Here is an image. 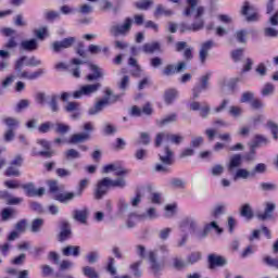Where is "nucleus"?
<instances>
[{
  "mask_svg": "<svg viewBox=\"0 0 278 278\" xmlns=\"http://www.w3.org/2000/svg\"><path fill=\"white\" fill-rule=\"evenodd\" d=\"M187 7L184 11L185 16H194L195 22L191 25L192 31H199L203 29V14H205V8L201 5V0H186Z\"/></svg>",
  "mask_w": 278,
  "mask_h": 278,
  "instance_id": "f257e3e1",
  "label": "nucleus"
},
{
  "mask_svg": "<svg viewBox=\"0 0 278 278\" xmlns=\"http://www.w3.org/2000/svg\"><path fill=\"white\" fill-rule=\"evenodd\" d=\"M121 99V96L114 94L111 89L105 90L104 99L98 101L93 106L88 110L89 116H97L100 112H103L104 108H108L111 103H116Z\"/></svg>",
  "mask_w": 278,
  "mask_h": 278,
  "instance_id": "f03ea898",
  "label": "nucleus"
},
{
  "mask_svg": "<svg viewBox=\"0 0 278 278\" xmlns=\"http://www.w3.org/2000/svg\"><path fill=\"white\" fill-rule=\"evenodd\" d=\"M174 153L170 148L165 147L162 152L159 153V160L161 163L154 166L156 173H168V166H173Z\"/></svg>",
  "mask_w": 278,
  "mask_h": 278,
  "instance_id": "7ed1b4c3",
  "label": "nucleus"
},
{
  "mask_svg": "<svg viewBox=\"0 0 278 278\" xmlns=\"http://www.w3.org/2000/svg\"><path fill=\"white\" fill-rule=\"evenodd\" d=\"M131 27H134V18L126 17L122 24L113 23L109 29V33L111 36H114V38H118V36H129Z\"/></svg>",
  "mask_w": 278,
  "mask_h": 278,
  "instance_id": "20e7f679",
  "label": "nucleus"
},
{
  "mask_svg": "<svg viewBox=\"0 0 278 278\" xmlns=\"http://www.w3.org/2000/svg\"><path fill=\"white\" fill-rule=\"evenodd\" d=\"M25 56H22L15 64V73H16V77H18L20 79H28V80H34V79H38V77H42V75H45L46 71L45 68H39L36 72H27L25 70H23V62H25Z\"/></svg>",
  "mask_w": 278,
  "mask_h": 278,
  "instance_id": "39448f33",
  "label": "nucleus"
},
{
  "mask_svg": "<svg viewBox=\"0 0 278 278\" xmlns=\"http://www.w3.org/2000/svg\"><path fill=\"white\" fill-rule=\"evenodd\" d=\"M88 184H90V179L85 178L79 181L78 189L76 192H65L56 195V201L60 203H68V201H73L75 197H81L84 194V190L88 188Z\"/></svg>",
  "mask_w": 278,
  "mask_h": 278,
  "instance_id": "423d86ee",
  "label": "nucleus"
},
{
  "mask_svg": "<svg viewBox=\"0 0 278 278\" xmlns=\"http://www.w3.org/2000/svg\"><path fill=\"white\" fill-rule=\"evenodd\" d=\"M81 64H86V62L79 60V59H73L68 66H66V63H58L55 65V68L62 70V68H68L70 73L75 77L76 79H79L81 77L79 68Z\"/></svg>",
  "mask_w": 278,
  "mask_h": 278,
  "instance_id": "0eeeda50",
  "label": "nucleus"
},
{
  "mask_svg": "<svg viewBox=\"0 0 278 278\" xmlns=\"http://www.w3.org/2000/svg\"><path fill=\"white\" fill-rule=\"evenodd\" d=\"M162 142H172V144H181L184 137L181 135H170L166 132H160L156 135L155 147H161Z\"/></svg>",
  "mask_w": 278,
  "mask_h": 278,
  "instance_id": "6e6552de",
  "label": "nucleus"
},
{
  "mask_svg": "<svg viewBox=\"0 0 278 278\" xmlns=\"http://www.w3.org/2000/svg\"><path fill=\"white\" fill-rule=\"evenodd\" d=\"M99 88H101L100 83H96L92 85H85L80 87V89L73 92L74 99H81L83 97H90V94H94V92L99 91Z\"/></svg>",
  "mask_w": 278,
  "mask_h": 278,
  "instance_id": "1a4fd4ad",
  "label": "nucleus"
},
{
  "mask_svg": "<svg viewBox=\"0 0 278 278\" xmlns=\"http://www.w3.org/2000/svg\"><path fill=\"white\" fill-rule=\"evenodd\" d=\"M212 230L216 231V233L218 235L223 233V228L218 226L217 222L213 220V222L206 223L204 225L203 230L197 233L198 240H203V238H207V236H210Z\"/></svg>",
  "mask_w": 278,
  "mask_h": 278,
  "instance_id": "9d476101",
  "label": "nucleus"
},
{
  "mask_svg": "<svg viewBox=\"0 0 278 278\" xmlns=\"http://www.w3.org/2000/svg\"><path fill=\"white\" fill-rule=\"evenodd\" d=\"M75 42H77V38L67 37L61 41L52 42L51 49L52 51H54V53H60V51H64V49H71V47H73Z\"/></svg>",
  "mask_w": 278,
  "mask_h": 278,
  "instance_id": "9b49d317",
  "label": "nucleus"
},
{
  "mask_svg": "<svg viewBox=\"0 0 278 278\" xmlns=\"http://www.w3.org/2000/svg\"><path fill=\"white\" fill-rule=\"evenodd\" d=\"M102 173L108 174V173H115L116 177H127L129 174V170L125 167H122L121 164L118 163H113L105 165L102 169Z\"/></svg>",
  "mask_w": 278,
  "mask_h": 278,
  "instance_id": "f8f14e48",
  "label": "nucleus"
},
{
  "mask_svg": "<svg viewBox=\"0 0 278 278\" xmlns=\"http://www.w3.org/2000/svg\"><path fill=\"white\" fill-rule=\"evenodd\" d=\"M210 77H211V74H206L202 76L200 79V84L193 87V90H192L193 99H199V94H201L202 92H205V90L210 88Z\"/></svg>",
  "mask_w": 278,
  "mask_h": 278,
  "instance_id": "ddd939ff",
  "label": "nucleus"
},
{
  "mask_svg": "<svg viewBox=\"0 0 278 278\" xmlns=\"http://www.w3.org/2000/svg\"><path fill=\"white\" fill-rule=\"evenodd\" d=\"M108 188H112V185L110 184V178L105 177L102 180L98 181L94 191V199H103V197H105V194L108 193Z\"/></svg>",
  "mask_w": 278,
  "mask_h": 278,
  "instance_id": "4468645a",
  "label": "nucleus"
},
{
  "mask_svg": "<svg viewBox=\"0 0 278 278\" xmlns=\"http://www.w3.org/2000/svg\"><path fill=\"white\" fill-rule=\"evenodd\" d=\"M208 268L214 270L216 267H223L227 264V258L217 254H210L207 256Z\"/></svg>",
  "mask_w": 278,
  "mask_h": 278,
  "instance_id": "2eb2a0df",
  "label": "nucleus"
},
{
  "mask_svg": "<svg viewBox=\"0 0 278 278\" xmlns=\"http://www.w3.org/2000/svg\"><path fill=\"white\" fill-rule=\"evenodd\" d=\"M186 68H187L186 62H179L177 65L169 64L163 70V75H165L166 77H170V75H175L177 73H184Z\"/></svg>",
  "mask_w": 278,
  "mask_h": 278,
  "instance_id": "dca6fc26",
  "label": "nucleus"
},
{
  "mask_svg": "<svg viewBox=\"0 0 278 278\" xmlns=\"http://www.w3.org/2000/svg\"><path fill=\"white\" fill-rule=\"evenodd\" d=\"M214 47L213 40H207L201 45L200 52H199V59L201 64H205V60H207V56L210 55V51Z\"/></svg>",
  "mask_w": 278,
  "mask_h": 278,
  "instance_id": "f3484780",
  "label": "nucleus"
},
{
  "mask_svg": "<svg viewBox=\"0 0 278 278\" xmlns=\"http://www.w3.org/2000/svg\"><path fill=\"white\" fill-rule=\"evenodd\" d=\"M265 210L264 213L257 214L258 220H268L273 218V212H275L277 204L275 202H265Z\"/></svg>",
  "mask_w": 278,
  "mask_h": 278,
  "instance_id": "a211bd4d",
  "label": "nucleus"
},
{
  "mask_svg": "<svg viewBox=\"0 0 278 278\" xmlns=\"http://www.w3.org/2000/svg\"><path fill=\"white\" fill-rule=\"evenodd\" d=\"M148 261L152 273H160L162 270V265L157 262V251H150L148 253Z\"/></svg>",
  "mask_w": 278,
  "mask_h": 278,
  "instance_id": "6ab92c4d",
  "label": "nucleus"
},
{
  "mask_svg": "<svg viewBox=\"0 0 278 278\" xmlns=\"http://www.w3.org/2000/svg\"><path fill=\"white\" fill-rule=\"evenodd\" d=\"M22 188L26 192L27 197H42V194H45V188L36 189L33 182L22 185Z\"/></svg>",
  "mask_w": 278,
  "mask_h": 278,
  "instance_id": "aec40b11",
  "label": "nucleus"
},
{
  "mask_svg": "<svg viewBox=\"0 0 278 278\" xmlns=\"http://www.w3.org/2000/svg\"><path fill=\"white\" fill-rule=\"evenodd\" d=\"M252 10H253V7H251L249 2H244L243 8L241 10V14H243V16H247V21L249 23L260 21V14H257L256 12L249 14V12H251Z\"/></svg>",
  "mask_w": 278,
  "mask_h": 278,
  "instance_id": "412c9836",
  "label": "nucleus"
},
{
  "mask_svg": "<svg viewBox=\"0 0 278 278\" xmlns=\"http://www.w3.org/2000/svg\"><path fill=\"white\" fill-rule=\"evenodd\" d=\"M184 49H185V51H184ZM176 51H178V53H180V51H184L182 55L187 62H190V60H192V58H193L192 56V48H189L188 43L185 41H179L176 43Z\"/></svg>",
  "mask_w": 278,
  "mask_h": 278,
  "instance_id": "4be33fe9",
  "label": "nucleus"
},
{
  "mask_svg": "<svg viewBox=\"0 0 278 278\" xmlns=\"http://www.w3.org/2000/svg\"><path fill=\"white\" fill-rule=\"evenodd\" d=\"M88 208H81V210H75L73 212V218L77 223H80L81 225H86L88 223Z\"/></svg>",
  "mask_w": 278,
  "mask_h": 278,
  "instance_id": "5701e85b",
  "label": "nucleus"
},
{
  "mask_svg": "<svg viewBox=\"0 0 278 278\" xmlns=\"http://www.w3.org/2000/svg\"><path fill=\"white\" fill-rule=\"evenodd\" d=\"M42 227H45V219L37 217L30 222L29 231L30 233H40Z\"/></svg>",
  "mask_w": 278,
  "mask_h": 278,
  "instance_id": "b1692460",
  "label": "nucleus"
},
{
  "mask_svg": "<svg viewBox=\"0 0 278 278\" xmlns=\"http://www.w3.org/2000/svg\"><path fill=\"white\" fill-rule=\"evenodd\" d=\"M89 68L93 72V74L87 75V81H94L103 77V71L98 65L89 64Z\"/></svg>",
  "mask_w": 278,
  "mask_h": 278,
  "instance_id": "393cba45",
  "label": "nucleus"
},
{
  "mask_svg": "<svg viewBox=\"0 0 278 278\" xmlns=\"http://www.w3.org/2000/svg\"><path fill=\"white\" fill-rule=\"evenodd\" d=\"M71 238V225L68 222L61 223V232L59 235V242H64V240H68Z\"/></svg>",
  "mask_w": 278,
  "mask_h": 278,
  "instance_id": "a878e982",
  "label": "nucleus"
},
{
  "mask_svg": "<svg viewBox=\"0 0 278 278\" xmlns=\"http://www.w3.org/2000/svg\"><path fill=\"white\" fill-rule=\"evenodd\" d=\"M86 140H90L89 132L74 134L71 136L68 143L70 144H79V142H86Z\"/></svg>",
  "mask_w": 278,
  "mask_h": 278,
  "instance_id": "bb28decb",
  "label": "nucleus"
},
{
  "mask_svg": "<svg viewBox=\"0 0 278 278\" xmlns=\"http://www.w3.org/2000/svg\"><path fill=\"white\" fill-rule=\"evenodd\" d=\"M38 144H41L46 151H40L39 155H43L45 157H52L54 155V151L51 150V143L45 139L37 140Z\"/></svg>",
  "mask_w": 278,
  "mask_h": 278,
  "instance_id": "cd10ccee",
  "label": "nucleus"
},
{
  "mask_svg": "<svg viewBox=\"0 0 278 278\" xmlns=\"http://www.w3.org/2000/svg\"><path fill=\"white\" fill-rule=\"evenodd\" d=\"M20 49H22L23 51H36V49H38V40L37 39L23 40L20 45Z\"/></svg>",
  "mask_w": 278,
  "mask_h": 278,
  "instance_id": "c85d7f7f",
  "label": "nucleus"
},
{
  "mask_svg": "<svg viewBox=\"0 0 278 278\" xmlns=\"http://www.w3.org/2000/svg\"><path fill=\"white\" fill-rule=\"evenodd\" d=\"M180 227H189L191 231H195L199 229V222L193 217H186L181 223Z\"/></svg>",
  "mask_w": 278,
  "mask_h": 278,
  "instance_id": "c756f323",
  "label": "nucleus"
},
{
  "mask_svg": "<svg viewBox=\"0 0 278 278\" xmlns=\"http://www.w3.org/2000/svg\"><path fill=\"white\" fill-rule=\"evenodd\" d=\"M242 166V155L235 154L230 157L229 164H228V170L231 173L233 168H240Z\"/></svg>",
  "mask_w": 278,
  "mask_h": 278,
  "instance_id": "7c9ffc66",
  "label": "nucleus"
},
{
  "mask_svg": "<svg viewBox=\"0 0 278 278\" xmlns=\"http://www.w3.org/2000/svg\"><path fill=\"white\" fill-rule=\"evenodd\" d=\"M157 210L155 207H150L143 213L142 215H139V218L141 220H155V218H159Z\"/></svg>",
  "mask_w": 278,
  "mask_h": 278,
  "instance_id": "2f4dec72",
  "label": "nucleus"
},
{
  "mask_svg": "<svg viewBox=\"0 0 278 278\" xmlns=\"http://www.w3.org/2000/svg\"><path fill=\"white\" fill-rule=\"evenodd\" d=\"M155 18H160V16H173V10L167 9L166 7L159 4L154 11Z\"/></svg>",
  "mask_w": 278,
  "mask_h": 278,
  "instance_id": "473e14b6",
  "label": "nucleus"
},
{
  "mask_svg": "<svg viewBox=\"0 0 278 278\" xmlns=\"http://www.w3.org/2000/svg\"><path fill=\"white\" fill-rule=\"evenodd\" d=\"M80 248L78 245H67L62 250V253L65 257H70L73 255L74 257H78Z\"/></svg>",
  "mask_w": 278,
  "mask_h": 278,
  "instance_id": "72a5a7b5",
  "label": "nucleus"
},
{
  "mask_svg": "<svg viewBox=\"0 0 278 278\" xmlns=\"http://www.w3.org/2000/svg\"><path fill=\"white\" fill-rule=\"evenodd\" d=\"M263 144H268V139H266V137H264L262 135H256L254 137V140L250 144V147H252V153H254V151H255V149H257V147H262Z\"/></svg>",
  "mask_w": 278,
  "mask_h": 278,
  "instance_id": "f704fd0d",
  "label": "nucleus"
},
{
  "mask_svg": "<svg viewBox=\"0 0 278 278\" xmlns=\"http://www.w3.org/2000/svg\"><path fill=\"white\" fill-rule=\"evenodd\" d=\"M211 214L214 218H220V216L227 214V204L220 203L215 205Z\"/></svg>",
  "mask_w": 278,
  "mask_h": 278,
  "instance_id": "c9c22d12",
  "label": "nucleus"
},
{
  "mask_svg": "<svg viewBox=\"0 0 278 278\" xmlns=\"http://www.w3.org/2000/svg\"><path fill=\"white\" fill-rule=\"evenodd\" d=\"M161 45L157 41L144 43L142 46L143 53H155V51H160Z\"/></svg>",
  "mask_w": 278,
  "mask_h": 278,
  "instance_id": "e433bc0d",
  "label": "nucleus"
},
{
  "mask_svg": "<svg viewBox=\"0 0 278 278\" xmlns=\"http://www.w3.org/2000/svg\"><path fill=\"white\" fill-rule=\"evenodd\" d=\"M228 114L232 118H242V114H244V109L238 105H231L228 108Z\"/></svg>",
  "mask_w": 278,
  "mask_h": 278,
  "instance_id": "4c0bfd02",
  "label": "nucleus"
},
{
  "mask_svg": "<svg viewBox=\"0 0 278 278\" xmlns=\"http://www.w3.org/2000/svg\"><path fill=\"white\" fill-rule=\"evenodd\" d=\"M249 177H253L250 170L247 168H238L235 173L233 179L236 181L238 179H249Z\"/></svg>",
  "mask_w": 278,
  "mask_h": 278,
  "instance_id": "58836bf2",
  "label": "nucleus"
},
{
  "mask_svg": "<svg viewBox=\"0 0 278 278\" xmlns=\"http://www.w3.org/2000/svg\"><path fill=\"white\" fill-rule=\"evenodd\" d=\"M109 182L111 184V188H125L127 186V180H125V176H118V178L112 180L109 178Z\"/></svg>",
  "mask_w": 278,
  "mask_h": 278,
  "instance_id": "ea45409f",
  "label": "nucleus"
},
{
  "mask_svg": "<svg viewBox=\"0 0 278 278\" xmlns=\"http://www.w3.org/2000/svg\"><path fill=\"white\" fill-rule=\"evenodd\" d=\"M201 257H202L201 252H192L186 258L187 266H192V265L197 264L198 262H201Z\"/></svg>",
  "mask_w": 278,
  "mask_h": 278,
  "instance_id": "a19ab883",
  "label": "nucleus"
},
{
  "mask_svg": "<svg viewBox=\"0 0 278 278\" xmlns=\"http://www.w3.org/2000/svg\"><path fill=\"white\" fill-rule=\"evenodd\" d=\"M179 92H177V89H168L165 91V103L167 105H170L177 99Z\"/></svg>",
  "mask_w": 278,
  "mask_h": 278,
  "instance_id": "79ce46f5",
  "label": "nucleus"
},
{
  "mask_svg": "<svg viewBox=\"0 0 278 278\" xmlns=\"http://www.w3.org/2000/svg\"><path fill=\"white\" fill-rule=\"evenodd\" d=\"M54 131H55V134L65 136V134H68V131H71V126H68L64 123H56V124H54Z\"/></svg>",
  "mask_w": 278,
  "mask_h": 278,
  "instance_id": "37998d69",
  "label": "nucleus"
},
{
  "mask_svg": "<svg viewBox=\"0 0 278 278\" xmlns=\"http://www.w3.org/2000/svg\"><path fill=\"white\" fill-rule=\"evenodd\" d=\"M240 214L241 216H243V218H248V220H251V218H253V208H251V204L247 203L241 206Z\"/></svg>",
  "mask_w": 278,
  "mask_h": 278,
  "instance_id": "c03bdc74",
  "label": "nucleus"
},
{
  "mask_svg": "<svg viewBox=\"0 0 278 278\" xmlns=\"http://www.w3.org/2000/svg\"><path fill=\"white\" fill-rule=\"evenodd\" d=\"M176 121H177V114H170L157 121V125L160 127H164L166 125H170V123H175Z\"/></svg>",
  "mask_w": 278,
  "mask_h": 278,
  "instance_id": "a18cd8bd",
  "label": "nucleus"
},
{
  "mask_svg": "<svg viewBox=\"0 0 278 278\" xmlns=\"http://www.w3.org/2000/svg\"><path fill=\"white\" fill-rule=\"evenodd\" d=\"M83 275H85V277L88 278H100L99 271H97V269L90 266L83 267Z\"/></svg>",
  "mask_w": 278,
  "mask_h": 278,
  "instance_id": "49530a36",
  "label": "nucleus"
},
{
  "mask_svg": "<svg viewBox=\"0 0 278 278\" xmlns=\"http://www.w3.org/2000/svg\"><path fill=\"white\" fill-rule=\"evenodd\" d=\"M247 36H249V31H247L244 29L237 30L235 33V38H236L237 42H239L240 45H245Z\"/></svg>",
  "mask_w": 278,
  "mask_h": 278,
  "instance_id": "de8ad7c7",
  "label": "nucleus"
},
{
  "mask_svg": "<svg viewBox=\"0 0 278 278\" xmlns=\"http://www.w3.org/2000/svg\"><path fill=\"white\" fill-rule=\"evenodd\" d=\"M267 166L264 163H258L254 166V168L251 170L252 177H255V175H264L266 173Z\"/></svg>",
  "mask_w": 278,
  "mask_h": 278,
  "instance_id": "09e8293b",
  "label": "nucleus"
},
{
  "mask_svg": "<svg viewBox=\"0 0 278 278\" xmlns=\"http://www.w3.org/2000/svg\"><path fill=\"white\" fill-rule=\"evenodd\" d=\"M210 173L213 177H220L225 173V166L220 164L213 165L210 169Z\"/></svg>",
  "mask_w": 278,
  "mask_h": 278,
  "instance_id": "8fccbe9b",
  "label": "nucleus"
},
{
  "mask_svg": "<svg viewBox=\"0 0 278 278\" xmlns=\"http://www.w3.org/2000/svg\"><path fill=\"white\" fill-rule=\"evenodd\" d=\"M263 264H266V266H270V268H276L278 270V257H273V256H265L263 258Z\"/></svg>",
  "mask_w": 278,
  "mask_h": 278,
  "instance_id": "3c124183",
  "label": "nucleus"
},
{
  "mask_svg": "<svg viewBox=\"0 0 278 278\" xmlns=\"http://www.w3.org/2000/svg\"><path fill=\"white\" fill-rule=\"evenodd\" d=\"M48 186L52 194H56V192H61L62 190H64V185H58V180L49 181Z\"/></svg>",
  "mask_w": 278,
  "mask_h": 278,
  "instance_id": "603ef678",
  "label": "nucleus"
},
{
  "mask_svg": "<svg viewBox=\"0 0 278 278\" xmlns=\"http://www.w3.org/2000/svg\"><path fill=\"white\" fill-rule=\"evenodd\" d=\"M254 99H255V92L245 91L241 96L240 103H250L251 104V102H253Z\"/></svg>",
  "mask_w": 278,
  "mask_h": 278,
  "instance_id": "864d4df0",
  "label": "nucleus"
},
{
  "mask_svg": "<svg viewBox=\"0 0 278 278\" xmlns=\"http://www.w3.org/2000/svg\"><path fill=\"white\" fill-rule=\"evenodd\" d=\"M66 160H79L81 157V153L75 149H70L64 153Z\"/></svg>",
  "mask_w": 278,
  "mask_h": 278,
  "instance_id": "5fc2aeb1",
  "label": "nucleus"
},
{
  "mask_svg": "<svg viewBox=\"0 0 278 278\" xmlns=\"http://www.w3.org/2000/svg\"><path fill=\"white\" fill-rule=\"evenodd\" d=\"M134 156L139 161L147 160V157L149 156V150L143 148L137 149Z\"/></svg>",
  "mask_w": 278,
  "mask_h": 278,
  "instance_id": "6e6d98bb",
  "label": "nucleus"
},
{
  "mask_svg": "<svg viewBox=\"0 0 278 278\" xmlns=\"http://www.w3.org/2000/svg\"><path fill=\"white\" fill-rule=\"evenodd\" d=\"M7 177H21V172L14 165H10L5 170Z\"/></svg>",
  "mask_w": 278,
  "mask_h": 278,
  "instance_id": "4d7b16f0",
  "label": "nucleus"
},
{
  "mask_svg": "<svg viewBox=\"0 0 278 278\" xmlns=\"http://www.w3.org/2000/svg\"><path fill=\"white\" fill-rule=\"evenodd\" d=\"M117 87L119 88V90L125 92V90L129 88V76L127 75L123 76L121 80L117 83Z\"/></svg>",
  "mask_w": 278,
  "mask_h": 278,
  "instance_id": "13d9d810",
  "label": "nucleus"
},
{
  "mask_svg": "<svg viewBox=\"0 0 278 278\" xmlns=\"http://www.w3.org/2000/svg\"><path fill=\"white\" fill-rule=\"evenodd\" d=\"M172 188H178V189H184L186 188V180L184 179H180V178H173L170 181H169Z\"/></svg>",
  "mask_w": 278,
  "mask_h": 278,
  "instance_id": "bf43d9fd",
  "label": "nucleus"
},
{
  "mask_svg": "<svg viewBox=\"0 0 278 278\" xmlns=\"http://www.w3.org/2000/svg\"><path fill=\"white\" fill-rule=\"evenodd\" d=\"M260 188L263 192H273L277 190V185L273 182H261Z\"/></svg>",
  "mask_w": 278,
  "mask_h": 278,
  "instance_id": "052dcab7",
  "label": "nucleus"
},
{
  "mask_svg": "<svg viewBox=\"0 0 278 278\" xmlns=\"http://www.w3.org/2000/svg\"><path fill=\"white\" fill-rule=\"evenodd\" d=\"M273 92H275V86H274L273 84H270V83H267V84L263 87V89H262V91H261V94H262L263 97H269V94H273Z\"/></svg>",
  "mask_w": 278,
  "mask_h": 278,
  "instance_id": "680f3d73",
  "label": "nucleus"
},
{
  "mask_svg": "<svg viewBox=\"0 0 278 278\" xmlns=\"http://www.w3.org/2000/svg\"><path fill=\"white\" fill-rule=\"evenodd\" d=\"M3 123L9 127V129H16L18 127V119L14 117H7L3 119Z\"/></svg>",
  "mask_w": 278,
  "mask_h": 278,
  "instance_id": "e2e57ef3",
  "label": "nucleus"
},
{
  "mask_svg": "<svg viewBox=\"0 0 278 278\" xmlns=\"http://www.w3.org/2000/svg\"><path fill=\"white\" fill-rule=\"evenodd\" d=\"M49 105H50L51 112L53 113L60 112V106L58 105V96H51Z\"/></svg>",
  "mask_w": 278,
  "mask_h": 278,
  "instance_id": "0e129e2a",
  "label": "nucleus"
},
{
  "mask_svg": "<svg viewBox=\"0 0 278 278\" xmlns=\"http://www.w3.org/2000/svg\"><path fill=\"white\" fill-rule=\"evenodd\" d=\"M170 233H173V228H163L159 231V238L160 240H166L170 238Z\"/></svg>",
  "mask_w": 278,
  "mask_h": 278,
  "instance_id": "69168bd1",
  "label": "nucleus"
},
{
  "mask_svg": "<svg viewBox=\"0 0 278 278\" xmlns=\"http://www.w3.org/2000/svg\"><path fill=\"white\" fill-rule=\"evenodd\" d=\"M92 10H93L92 4L85 3L78 8V13L79 14H91Z\"/></svg>",
  "mask_w": 278,
  "mask_h": 278,
  "instance_id": "338daca9",
  "label": "nucleus"
},
{
  "mask_svg": "<svg viewBox=\"0 0 278 278\" xmlns=\"http://www.w3.org/2000/svg\"><path fill=\"white\" fill-rule=\"evenodd\" d=\"M65 112H79V103L77 102H67L64 106Z\"/></svg>",
  "mask_w": 278,
  "mask_h": 278,
  "instance_id": "774afa93",
  "label": "nucleus"
}]
</instances>
